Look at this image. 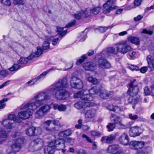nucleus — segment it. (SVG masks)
<instances>
[{"mask_svg": "<svg viewBox=\"0 0 154 154\" xmlns=\"http://www.w3.org/2000/svg\"><path fill=\"white\" fill-rule=\"evenodd\" d=\"M50 97L46 95L43 92L38 93L28 103L23 104L20 107L21 111L18 114V117L25 119L29 118L32 114V112L30 110H35L39 106L43 105L47 99H49Z\"/></svg>", "mask_w": 154, "mask_h": 154, "instance_id": "f257e3e1", "label": "nucleus"}, {"mask_svg": "<svg viewBox=\"0 0 154 154\" xmlns=\"http://www.w3.org/2000/svg\"><path fill=\"white\" fill-rule=\"evenodd\" d=\"M65 145L64 141L62 139L54 140L50 142L48 145L44 148L45 154H53L54 149L57 150L62 148H64Z\"/></svg>", "mask_w": 154, "mask_h": 154, "instance_id": "f03ea898", "label": "nucleus"}, {"mask_svg": "<svg viewBox=\"0 0 154 154\" xmlns=\"http://www.w3.org/2000/svg\"><path fill=\"white\" fill-rule=\"evenodd\" d=\"M129 87L130 88L127 91L128 94L130 96V97L128 99V102L133 104H135L138 102H141L142 99L140 96L135 97L139 91V88L138 86L135 85L134 86Z\"/></svg>", "mask_w": 154, "mask_h": 154, "instance_id": "7ed1b4c3", "label": "nucleus"}, {"mask_svg": "<svg viewBox=\"0 0 154 154\" xmlns=\"http://www.w3.org/2000/svg\"><path fill=\"white\" fill-rule=\"evenodd\" d=\"M118 51L119 53L125 54L131 50L132 47L128 43V41L124 40L117 43L116 45Z\"/></svg>", "mask_w": 154, "mask_h": 154, "instance_id": "20e7f679", "label": "nucleus"}, {"mask_svg": "<svg viewBox=\"0 0 154 154\" xmlns=\"http://www.w3.org/2000/svg\"><path fill=\"white\" fill-rule=\"evenodd\" d=\"M67 79L66 77H64L54 83L50 87L49 91H53L57 89H63L67 88Z\"/></svg>", "mask_w": 154, "mask_h": 154, "instance_id": "39448f33", "label": "nucleus"}, {"mask_svg": "<svg viewBox=\"0 0 154 154\" xmlns=\"http://www.w3.org/2000/svg\"><path fill=\"white\" fill-rule=\"evenodd\" d=\"M24 140L23 137L13 140L11 146L12 150L15 152H19L23 144Z\"/></svg>", "mask_w": 154, "mask_h": 154, "instance_id": "423d86ee", "label": "nucleus"}, {"mask_svg": "<svg viewBox=\"0 0 154 154\" xmlns=\"http://www.w3.org/2000/svg\"><path fill=\"white\" fill-rule=\"evenodd\" d=\"M54 95L57 100H64L69 97V93L65 89H60L56 91Z\"/></svg>", "mask_w": 154, "mask_h": 154, "instance_id": "0eeeda50", "label": "nucleus"}, {"mask_svg": "<svg viewBox=\"0 0 154 154\" xmlns=\"http://www.w3.org/2000/svg\"><path fill=\"white\" fill-rule=\"evenodd\" d=\"M110 118L111 122H113V123L116 125H119L122 129H125L127 128L126 126L123 123L122 119L120 116L112 113L111 115Z\"/></svg>", "mask_w": 154, "mask_h": 154, "instance_id": "6e6552de", "label": "nucleus"}, {"mask_svg": "<svg viewBox=\"0 0 154 154\" xmlns=\"http://www.w3.org/2000/svg\"><path fill=\"white\" fill-rule=\"evenodd\" d=\"M70 84L72 88L78 89H81L84 86L83 82L80 79L75 76L72 77L71 78Z\"/></svg>", "mask_w": 154, "mask_h": 154, "instance_id": "1a4fd4ad", "label": "nucleus"}, {"mask_svg": "<svg viewBox=\"0 0 154 154\" xmlns=\"http://www.w3.org/2000/svg\"><path fill=\"white\" fill-rule=\"evenodd\" d=\"M112 0H108L103 4V13L106 14L109 13L111 11L117 9L118 6L112 5Z\"/></svg>", "mask_w": 154, "mask_h": 154, "instance_id": "9d476101", "label": "nucleus"}, {"mask_svg": "<svg viewBox=\"0 0 154 154\" xmlns=\"http://www.w3.org/2000/svg\"><path fill=\"white\" fill-rule=\"evenodd\" d=\"M142 131L141 128L138 126L132 127L129 130V134L131 137H135L140 136Z\"/></svg>", "mask_w": 154, "mask_h": 154, "instance_id": "9b49d317", "label": "nucleus"}, {"mask_svg": "<svg viewBox=\"0 0 154 154\" xmlns=\"http://www.w3.org/2000/svg\"><path fill=\"white\" fill-rule=\"evenodd\" d=\"M52 122V121L51 120H48L44 121L42 123V126L44 129L48 131L52 132L58 131V129L57 127H54L50 128V124Z\"/></svg>", "mask_w": 154, "mask_h": 154, "instance_id": "f8f14e48", "label": "nucleus"}, {"mask_svg": "<svg viewBox=\"0 0 154 154\" xmlns=\"http://www.w3.org/2000/svg\"><path fill=\"white\" fill-rule=\"evenodd\" d=\"M83 112L84 113L85 118L88 121L91 122L95 116L96 110L94 109L87 110L85 112Z\"/></svg>", "mask_w": 154, "mask_h": 154, "instance_id": "ddd939ff", "label": "nucleus"}, {"mask_svg": "<svg viewBox=\"0 0 154 154\" xmlns=\"http://www.w3.org/2000/svg\"><path fill=\"white\" fill-rule=\"evenodd\" d=\"M120 143L124 145H128L129 143V139L128 134L125 132L122 134L118 138Z\"/></svg>", "mask_w": 154, "mask_h": 154, "instance_id": "4468645a", "label": "nucleus"}, {"mask_svg": "<svg viewBox=\"0 0 154 154\" xmlns=\"http://www.w3.org/2000/svg\"><path fill=\"white\" fill-rule=\"evenodd\" d=\"M44 145V142L43 140L39 138H38L33 140L30 143L29 147V150L31 152H33L34 151V149H32L33 147L36 145L39 146L40 147H42Z\"/></svg>", "mask_w": 154, "mask_h": 154, "instance_id": "2eb2a0df", "label": "nucleus"}, {"mask_svg": "<svg viewBox=\"0 0 154 154\" xmlns=\"http://www.w3.org/2000/svg\"><path fill=\"white\" fill-rule=\"evenodd\" d=\"M0 122H1L3 127L7 130H11L15 126V123L12 120L6 119Z\"/></svg>", "mask_w": 154, "mask_h": 154, "instance_id": "dca6fc26", "label": "nucleus"}, {"mask_svg": "<svg viewBox=\"0 0 154 154\" xmlns=\"http://www.w3.org/2000/svg\"><path fill=\"white\" fill-rule=\"evenodd\" d=\"M129 144L131 148L135 150H138L144 146V143L142 141H133L130 142Z\"/></svg>", "mask_w": 154, "mask_h": 154, "instance_id": "f3484780", "label": "nucleus"}, {"mask_svg": "<svg viewBox=\"0 0 154 154\" xmlns=\"http://www.w3.org/2000/svg\"><path fill=\"white\" fill-rule=\"evenodd\" d=\"M117 134L116 133L115 134H111L108 136L103 137L101 138V141L103 143H111L116 139Z\"/></svg>", "mask_w": 154, "mask_h": 154, "instance_id": "a211bd4d", "label": "nucleus"}, {"mask_svg": "<svg viewBox=\"0 0 154 154\" xmlns=\"http://www.w3.org/2000/svg\"><path fill=\"white\" fill-rule=\"evenodd\" d=\"M113 94L112 92L107 91L106 90H101L100 89L98 95L100 98L106 99L109 97H112Z\"/></svg>", "mask_w": 154, "mask_h": 154, "instance_id": "6ab92c4d", "label": "nucleus"}, {"mask_svg": "<svg viewBox=\"0 0 154 154\" xmlns=\"http://www.w3.org/2000/svg\"><path fill=\"white\" fill-rule=\"evenodd\" d=\"M98 63L100 67L103 69H108L111 66L110 64L108 61L102 57L99 59Z\"/></svg>", "mask_w": 154, "mask_h": 154, "instance_id": "aec40b11", "label": "nucleus"}, {"mask_svg": "<svg viewBox=\"0 0 154 154\" xmlns=\"http://www.w3.org/2000/svg\"><path fill=\"white\" fill-rule=\"evenodd\" d=\"M148 63V67L152 71L154 70V56L151 55H148L146 58Z\"/></svg>", "mask_w": 154, "mask_h": 154, "instance_id": "412c9836", "label": "nucleus"}, {"mask_svg": "<svg viewBox=\"0 0 154 154\" xmlns=\"http://www.w3.org/2000/svg\"><path fill=\"white\" fill-rule=\"evenodd\" d=\"M83 68L86 70L94 71L96 69L95 64L93 62H89L83 64Z\"/></svg>", "mask_w": 154, "mask_h": 154, "instance_id": "4be33fe9", "label": "nucleus"}, {"mask_svg": "<svg viewBox=\"0 0 154 154\" xmlns=\"http://www.w3.org/2000/svg\"><path fill=\"white\" fill-rule=\"evenodd\" d=\"M143 90L145 95H150L154 97V84L151 85L150 88L148 87H145Z\"/></svg>", "mask_w": 154, "mask_h": 154, "instance_id": "5701e85b", "label": "nucleus"}, {"mask_svg": "<svg viewBox=\"0 0 154 154\" xmlns=\"http://www.w3.org/2000/svg\"><path fill=\"white\" fill-rule=\"evenodd\" d=\"M41 92L44 93L46 95H48L50 97V98L49 99L46 100H45V102H44L43 104L42 105H41V106H42L40 107V109L42 110V111H43L44 113L46 115L47 113L50 110L51 108V107L50 105L48 104H46L43 105L48 100H50L51 99V97L49 94H46L45 92Z\"/></svg>", "mask_w": 154, "mask_h": 154, "instance_id": "b1692460", "label": "nucleus"}, {"mask_svg": "<svg viewBox=\"0 0 154 154\" xmlns=\"http://www.w3.org/2000/svg\"><path fill=\"white\" fill-rule=\"evenodd\" d=\"M72 134V131L69 129L61 131L58 134L59 136L61 138V139H62L64 141L62 138H65L66 137ZM57 140H58V139ZM64 141L65 142V141Z\"/></svg>", "mask_w": 154, "mask_h": 154, "instance_id": "393cba45", "label": "nucleus"}, {"mask_svg": "<svg viewBox=\"0 0 154 154\" xmlns=\"http://www.w3.org/2000/svg\"><path fill=\"white\" fill-rule=\"evenodd\" d=\"M119 148L118 145L114 144L109 146L106 149L107 152L109 153H112L118 150Z\"/></svg>", "mask_w": 154, "mask_h": 154, "instance_id": "a878e982", "label": "nucleus"}, {"mask_svg": "<svg viewBox=\"0 0 154 154\" xmlns=\"http://www.w3.org/2000/svg\"><path fill=\"white\" fill-rule=\"evenodd\" d=\"M53 108L54 110L58 109L60 111H64L66 109V107L64 105H58L57 103H54Z\"/></svg>", "mask_w": 154, "mask_h": 154, "instance_id": "bb28decb", "label": "nucleus"}, {"mask_svg": "<svg viewBox=\"0 0 154 154\" xmlns=\"http://www.w3.org/2000/svg\"><path fill=\"white\" fill-rule=\"evenodd\" d=\"M34 58V55L31 54L26 58L21 57L19 60V63L20 64H25L28 62L29 60H32Z\"/></svg>", "mask_w": 154, "mask_h": 154, "instance_id": "cd10ccee", "label": "nucleus"}, {"mask_svg": "<svg viewBox=\"0 0 154 154\" xmlns=\"http://www.w3.org/2000/svg\"><path fill=\"white\" fill-rule=\"evenodd\" d=\"M86 79L89 82L94 85L97 84L100 82L99 79H98L96 78H94L92 76L86 77Z\"/></svg>", "mask_w": 154, "mask_h": 154, "instance_id": "c85d7f7f", "label": "nucleus"}, {"mask_svg": "<svg viewBox=\"0 0 154 154\" xmlns=\"http://www.w3.org/2000/svg\"><path fill=\"white\" fill-rule=\"evenodd\" d=\"M100 90V88L94 86L92 87L88 91L90 94V96H92V95H98Z\"/></svg>", "mask_w": 154, "mask_h": 154, "instance_id": "c756f323", "label": "nucleus"}, {"mask_svg": "<svg viewBox=\"0 0 154 154\" xmlns=\"http://www.w3.org/2000/svg\"><path fill=\"white\" fill-rule=\"evenodd\" d=\"M45 114L39 108L35 112V117L36 119H40L44 116Z\"/></svg>", "mask_w": 154, "mask_h": 154, "instance_id": "7c9ffc66", "label": "nucleus"}, {"mask_svg": "<svg viewBox=\"0 0 154 154\" xmlns=\"http://www.w3.org/2000/svg\"><path fill=\"white\" fill-rule=\"evenodd\" d=\"M127 39L128 41H130L133 44H135L136 45H138L139 44V39L137 37L129 36L128 37Z\"/></svg>", "mask_w": 154, "mask_h": 154, "instance_id": "2f4dec72", "label": "nucleus"}, {"mask_svg": "<svg viewBox=\"0 0 154 154\" xmlns=\"http://www.w3.org/2000/svg\"><path fill=\"white\" fill-rule=\"evenodd\" d=\"M45 39L47 41H45L43 44L42 49L43 50H46L49 48L50 43L49 41L51 40V39L49 37L46 36L45 37Z\"/></svg>", "mask_w": 154, "mask_h": 154, "instance_id": "473e14b6", "label": "nucleus"}, {"mask_svg": "<svg viewBox=\"0 0 154 154\" xmlns=\"http://www.w3.org/2000/svg\"><path fill=\"white\" fill-rule=\"evenodd\" d=\"M82 94V96H83V97L85 98V99H82V100L88 101H91L93 100V96H90V95L89 94H88L86 91L84 90V93Z\"/></svg>", "mask_w": 154, "mask_h": 154, "instance_id": "72a5a7b5", "label": "nucleus"}, {"mask_svg": "<svg viewBox=\"0 0 154 154\" xmlns=\"http://www.w3.org/2000/svg\"><path fill=\"white\" fill-rule=\"evenodd\" d=\"M118 51L116 50V48L113 47L108 48L106 50V52L107 54H116L118 53Z\"/></svg>", "mask_w": 154, "mask_h": 154, "instance_id": "f704fd0d", "label": "nucleus"}, {"mask_svg": "<svg viewBox=\"0 0 154 154\" xmlns=\"http://www.w3.org/2000/svg\"><path fill=\"white\" fill-rule=\"evenodd\" d=\"M57 32L60 35L59 37L60 38H62L67 32V30L63 31V28L57 26Z\"/></svg>", "mask_w": 154, "mask_h": 154, "instance_id": "c9c22d12", "label": "nucleus"}, {"mask_svg": "<svg viewBox=\"0 0 154 154\" xmlns=\"http://www.w3.org/2000/svg\"><path fill=\"white\" fill-rule=\"evenodd\" d=\"M8 134L6 132L5 129L1 128L0 129V139L1 138H6L8 136Z\"/></svg>", "mask_w": 154, "mask_h": 154, "instance_id": "e433bc0d", "label": "nucleus"}, {"mask_svg": "<svg viewBox=\"0 0 154 154\" xmlns=\"http://www.w3.org/2000/svg\"><path fill=\"white\" fill-rule=\"evenodd\" d=\"M85 102L84 101H79L75 103L74 105L75 108L78 109H82L84 106Z\"/></svg>", "mask_w": 154, "mask_h": 154, "instance_id": "4c0bfd02", "label": "nucleus"}, {"mask_svg": "<svg viewBox=\"0 0 154 154\" xmlns=\"http://www.w3.org/2000/svg\"><path fill=\"white\" fill-rule=\"evenodd\" d=\"M34 127H29L26 130V134L29 136H34Z\"/></svg>", "mask_w": 154, "mask_h": 154, "instance_id": "58836bf2", "label": "nucleus"}, {"mask_svg": "<svg viewBox=\"0 0 154 154\" xmlns=\"http://www.w3.org/2000/svg\"><path fill=\"white\" fill-rule=\"evenodd\" d=\"M83 93L84 90H82L75 93L74 95V97L75 98H80L81 99H85V98L83 97V96H82V94H83Z\"/></svg>", "mask_w": 154, "mask_h": 154, "instance_id": "ea45409f", "label": "nucleus"}, {"mask_svg": "<svg viewBox=\"0 0 154 154\" xmlns=\"http://www.w3.org/2000/svg\"><path fill=\"white\" fill-rule=\"evenodd\" d=\"M101 9V8L100 6H97L93 7L90 9V11L91 13L93 14L96 15L98 14L100 12Z\"/></svg>", "mask_w": 154, "mask_h": 154, "instance_id": "a19ab883", "label": "nucleus"}, {"mask_svg": "<svg viewBox=\"0 0 154 154\" xmlns=\"http://www.w3.org/2000/svg\"><path fill=\"white\" fill-rule=\"evenodd\" d=\"M34 136L38 135L41 134L42 132V129L39 127H34Z\"/></svg>", "mask_w": 154, "mask_h": 154, "instance_id": "79ce46f5", "label": "nucleus"}, {"mask_svg": "<svg viewBox=\"0 0 154 154\" xmlns=\"http://www.w3.org/2000/svg\"><path fill=\"white\" fill-rule=\"evenodd\" d=\"M116 127V125L112 123H109L106 126V128L108 131H112Z\"/></svg>", "mask_w": 154, "mask_h": 154, "instance_id": "37998d69", "label": "nucleus"}, {"mask_svg": "<svg viewBox=\"0 0 154 154\" xmlns=\"http://www.w3.org/2000/svg\"><path fill=\"white\" fill-rule=\"evenodd\" d=\"M43 53V51L41 48L40 47H37V51L35 53V54H32L34 55V57H37L40 56Z\"/></svg>", "mask_w": 154, "mask_h": 154, "instance_id": "c03bdc74", "label": "nucleus"}, {"mask_svg": "<svg viewBox=\"0 0 154 154\" xmlns=\"http://www.w3.org/2000/svg\"><path fill=\"white\" fill-rule=\"evenodd\" d=\"M81 12L82 13V16L85 17H87L90 16L91 14V12L90 11V9L88 10L86 9L85 11H82Z\"/></svg>", "mask_w": 154, "mask_h": 154, "instance_id": "a18cd8bd", "label": "nucleus"}, {"mask_svg": "<svg viewBox=\"0 0 154 154\" xmlns=\"http://www.w3.org/2000/svg\"><path fill=\"white\" fill-rule=\"evenodd\" d=\"M87 58V56L86 54H84L82 55L81 58L77 60L76 64L77 65L80 64L82 62H83L84 60Z\"/></svg>", "mask_w": 154, "mask_h": 154, "instance_id": "49530a36", "label": "nucleus"}, {"mask_svg": "<svg viewBox=\"0 0 154 154\" xmlns=\"http://www.w3.org/2000/svg\"><path fill=\"white\" fill-rule=\"evenodd\" d=\"M113 27V26L112 25L109 26L104 27H100L96 29H98L99 31L101 32H103L106 31L108 29H111Z\"/></svg>", "mask_w": 154, "mask_h": 154, "instance_id": "de8ad7c7", "label": "nucleus"}, {"mask_svg": "<svg viewBox=\"0 0 154 154\" xmlns=\"http://www.w3.org/2000/svg\"><path fill=\"white\" fill-rule=\"evenodd\" d=\"M113 112H117L123 111L125 110V108L123 106H114Z\"/></svg>", "mask_w": 154, "mask_h": 154, "instance_id": "09e8293b", "label": "nucleus"}, {"mask_svg": "<svg viewBox=\"0 0 154 154\" xmlns=\"http://www.w3.org/2000/svg\"><path fill=\"white\" fill-rule=\"evenodd\" d=\"M20 65L19 64H14L12 67L10 68L9 70L11 71H14L17 70L20 67Z\"/></svg>", "mask_w": 154, "mask_h": 154, "instance_id": "8fccbe9b", "label": "nucleus"}, {"mask_svg": "<svg viewBox=\"0 0 154 154\" xmlns=\"http://www.w3.org/2000/svg\"><path fill=\"white\" fill-rule=\"evenodd\" d=\"M8 100L7 98H5L0 101V109H3L5 106V104L4 103L5 101H7Z\"/></svg>", "mask_w": 154, "mask_h": 154, "instance_id": "3c124183", "label": "nucleus"}, {"mask_svg": "<svg viewBox=\"0 0 154 154\" xmlns=\"http://www.w3.org/2000/svg\"><path fill=\"white\" fill-rule=\"evenodd\" d=\"M73 66V63L71 62L67 63L65 66V69H63V71L67 70L72 68Z\"/></svg>", "mask_w": 154, "mask_h": 154, "instance_id": "603ef678", "label": "nucleus"}, {"mask_svg": "<svg viewBox=\"0 0 154 154\" xmlns=\"http://www.w3.org/2000/svg\"><path fill=\"white\" fill-rule=\"evenodd\" d=\"M52 123L55 126L54 127H57L59 129V128L61 127L59 121L56 120H52Z\"/></svg>", "mask_w": 154, "mask_h": 154, "instance_id": "864d4df0", "label": "nucleus"}, {"mask_svg": "<svg viewBox=\"0 0 154 154\" xmlns=\"http://www.w3.org/2000/svg\"><path fill=\"white\" fill-rule=\"evenodd\" d=\"M76 20H72L65 27V28H68L70 27L75 24Z\"/></svg>", "mask_w": 154, "mask_h": 154, "instance_id": "5fc2aeb1", "label": "nucleus"}, {"mask_svg": "<svg viewBox=\"0 0 154 154\" xmlns=\"http://www.w3.org/2000/svg\"><path fill=\"white\" fill-rule=\"evenodd\" d=\"M49 72L47 70L46 71L43 72L40 75H38V77L39 78L40 80L42 79H43L45 78L46 77L47 74Z\"/></svg>", "mask_w": 154, "mask_h": 154, "instance_id": "6e6d98bb", "label": "nucleus"}, {"mask_svg": "<svg viewBox=\"0 0 154 154\" xmlns=\"http://www.w3.org/2000/svg\"><path fill=\"white\" fill-rule=\"evenodd\" d=\"M129 68L132 70L137 71L139 69V68L138 66L132 64L129 65Z\"/></svg>", "mask_w": 154, "mask_h": 154, "instance_id": "4d7b16f0", "label": "nucleus"}, {"mask_svg": "<svg viewBox=\"0 0 154 154\" xmlns=\"http://www.w3.org/2000/svg\"><path fill=\"white\" fill-rule=\"evenodd\" d=\"M136 54V52H133L131 53H129L127 54L128 57L129 58L131 59H134V58Z\"/></svg>", "mask_w": 154, "mask_h": 154, "instance_id": "13d9d810", "label": "nucleus"}, {"mask_svg": "<svg viewBox=\"0 0 154 154\" xmlns=\"http://www.w3.org/2000/svg\"><path fill=\"white\" fill-rule=\"evenodd\" d=\"M129 118L132 120H136L138 118V116L137 115H133L130 113L128 115Z\"/></svg>", "mask_w": 154, "mask_h": 154, "instance_id": "bf43d9fd", "label": "nucleus"}, {"mask_svg": "<svg viewBox=\"0 0 154 154\" xmlns=\"http://www.w3.org/2000/svg\"><path fill=\"white\" fill-rule=\"evenodd\" d=\"M9 74L7 70H3L0 71V75L3 77L6 76Z\"/></svg>", "mask_w": 154, "mask_h": 154, "instance_id": "052dcab7", "label": "nucleus"}, {"mask_svg": "<svg viewBox=\"0 0 154 154\" xmlns=\"http://www.w3.org/2000/svg\"><path fill=\"white\" fill-rule=\"evenodd\" d=\"M13 3L15 5H23V0H13Z\"/></svg>", "mask_w": 154, "mask_h": 154, "instance_id": "680f3d73", "label": "nucleus"}, {"mask_svg": "<svg viewBox=\"0 0 154 154\" xmlns=\"http://www.w3.org/2000/svg\"><path fill=\"white\" fill-rule=\"evenodd\" d=\"M75 17L77 20H80L81 18V17L82 16V13L81 11L79 13L75 14L74 15Z\"/></svg>", "mask_w": 154, "mask_h": 154, "instance_id": "e2e57ef3", "label": "nucleus"}, {"mask_svg": "<svg viewBox=\"0 0 154 154\" xmlns=\"http://www.w3.org/2000/svg\"><path fill=\"white\" fill-rule=\"evenodd\" d=\"M82 137L83 138H85L90 143H92L93 141L89 137L87 136L86 135L83 134L82 135Z\"/></svg>", "mask_w": 154, "mask_h": 154, "instance_id": "0e129e2a", "label": "nucleus"}, {"mask_svg": "<svg viewBox=\"0 0 154 154\" xmlns=\"http://www.w3.org/2000/svg\"><path fill=\"white\" fill-rule=\"evenodd\" d=\"M67 142L69 143L71 145H73L74 143L75 139L70 137H68L66 140Z\"/></svg>", "mask_w": 154, "mask_h": 154, "instance_id": "69168bd1", "label": "nucleus"}, {"mask_svg": "<svg viewBox=\"0 0 154 154\" xmlns=\"http://www.w3.org/2000/svg\"><path fill=\"white\" fill-rule=\"evenodd\" d=\"M87 101L86 102L84 101L85 102V104H84V107H89L93 105V103L91 102V101Z\"/></svg>", "mask_w": 154, "mask_h": 154, "instance_id": "338daca9", "label": "nucleus"}, {"mask_svg": "<svg viewBox=\"0 0 154 154\" xmlns=\"http://www.w3.org/2000/svg\"><path fill=\"white\" fill-rule=\"evenodd\" d=\"M2 2L6 5L10 6L11 4L10 1L9 0H2Z\"/></svg>", "mask_w": 154, "mask_h": 154, "instance_id": "774afa93", "label": "nucleus"}]
</instances>
